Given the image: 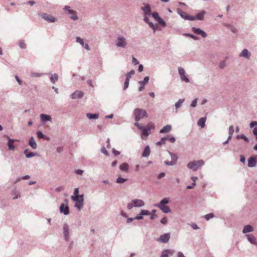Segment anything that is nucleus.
I'll use <instances>...</instances> for the list:
<instances>
[{"mask_svg":"<svg viewBox=\"0 0 257 257\" xmlns=\"http://www.w3.org/2000/svg\"><path fill=\"white\" fill-rule=\"evenodd\" d=\"M71 198L75 202V206L78 209H81L83 207V196L79 195L78 188H75L74 191V195L71 196Z\"/></svg>","mask_w":257,"mask_h":257,"instance_id":"f257e3e1","label":"nucleus"},{"mask_svg":"<svg viewBox=\"0 0 257 257\" xmlns=\"http://www.w3.org/2000/svg\"><path fill=\"white\" fill-rule=\"evenodd\" d=\"M204 164V162L202 160L198 161H193L188 163L187 164V167L189 169H191L193 171H196L200 168L202 166H203Z\"/></svg>","mask_w":257,"mask_h":257,"instance_id":"f03ea898","label":"nucleus"},{"mask_svg":"<svg viewBox=\"0 0 257 257\" xmlns=\"http://www.w3.org/2000/svg\"><path fill=\"white\" fill-rule=\"evenodd\" d=\"M134 113L135 119L137 121H139L145 117H147V111L142 108H136L135 109Z\"/></svg>","mask_w":257,"mask_h":257,"instance_id":"7ed1b4c3","label":"nucleus"},{"mask_svg":"<svg viewBox=\"0 0 257 257\" xmlns=\"http://www.w3.org/2000/svg\"><path fill=\"white\" fill-rule=\"evenodd\" d=\"M154 128L155 125L152 123H149L146 126L141 127L140 130L142 131V138L145 139L146 138H144V137H147L150 134V130Z\"/></svg>","mask_w":257,"mask_h":257,"instance_id":"20e7f679","label":"nucleus"},{"mask_svg":"<svg viewBox=\"0 0 257 257\" xmlns=\"http://www.w3.org/2000/svg\"><path fill=\"white\" fill-rule=\"evenodd\" d=\"M144 204L145 203L142 200L134 199L128 204L127 207L128 209H131L133 207H141L143 206Z\"/></svg>","mask_w":257,"mask_h":257,"instance_id":"39448f33","label":"nucleus"},{"mask_svg":"<svg viewBox=\"0 0 257 257\" xmlns=\"http://www.w3.org/2000/svg\"><path fill=\"white\" fill-rule=\"evenodd\" d=\"M171 157V161H166L165 162V163L168 166H172L175 165L177 161L178 157L176 154H173L172 153H169Z\"/></svg>","mask_w":257,"mask_h":257,"instance_id":"423d86ee","label":"nucleus"},{"mask_svg":"<svg viewBox=\"0 0 257 257\" xmlns=\"http://www.w3.org/2000/svg\"><path fill=\"white\" fill-rule=\"evenodd\" d=\"M127 42L125 38L123 37H118L117 38V41L116 43V45L119 47L125 48L126 46Z\"/></svg>","mask_w":257,"mask_h":257,"instance_id":"0eeeda50","label":"nucleus"},{"mask_svg":"<svg viewBox=\"0 0 257 257\" xmlns=\"http://www.w3.org/2000/svg\"><path fill=\"white\" fill-rule=\"evenodd\" d=\"M152 17L161 25L163 27H165L166 25V23L161 19V17L159 16V14L157 12H153L152 14Z\"/></svg>","mask_w":257,"mask_h":257,"instance_id":"6e6552de","label":"nucleus"},{"mask_svg":"<svg viewBox=\"0 0 257 257\" xmlns=\"http://www.w3.org/2000/svg\"><path fill=\"white\" fill-rule=\"evenodd\" d=\"M41 17L45 20L49 22H55L56 20V18L51 15L46 13H43L41 15Z\"/></svg>","mask_w":257,"mask_h":257,"instance_id":"1a4fd4ad","label":"nucleus"},{"mask_svg":"<svg viewBox=\"0 0 257 257\" xmlns=\"http://www.w3.org/2000/svg\"><path fill=\"white\" fill-rule=\"evenodd\" d=\"M178 71L181 80L185 81L186 82H188L189 79L185 76V70L182 68L179 67Z\"/></svg>","mask_w":257,"mask_h":257,"instance_id":"9d476101","label":"nucleus"},{"mask_svg":"<svg viewBox=\"0 0 257 257\" xmlns=\"http://www.w3.org/2000/svg\"><path fill=\"white\" fill-rule=\"evenodd\" d=\"M7 138L8 140V146L9 149L10 150H12V151L15 150V147L14 146L13 144L15 142H19V141L17 140L11 139L8 136L7 137Z\"/></svg>","mask_w":257,"mask_h":257,"instance_id":"9b49d317","label":"nucleus"},{"mask_svg":"<svg viewBox=\"0 0 257 257\" xmlns=\"http://www.w3.org/2000/svg\"><path fill=\"white\" fill-rule=\"evenodd\" d=\"M257 163V159L254 157H250L248 159V167H254L256 166Z\"/></svg>","mask_w":257,"mask_h":257,"instance_id":"f8f14e48","label":"nucleus"},{"mask_svg":"<svg viewBox=\"0 0 257 257\" xmlns=\"http://www.w3.org/2000/svg\"><path fill=\"white\" fill-rule=\"evenodd\" d=\"M170 237V234L169 233H165L164 235H161L157 240L164 243L167 242Z\"/></svg>","mask_w":257,"mask_h":257,"instance_id":"ddd939ff","label":"nucleus"},{"mask_svg":"<svg viewBox=\"0 0 257 257\" xmlns=\"http://www.w3.org/2000/svg\"><path fill=\"white\" fill-rule=\"evenodd\" d=\"M192 31L197 35H201L203 38H205L207 36L206 33L200 29L193 27L192 28Z\"/></svg>","mask_w":257,"mask_h":257,"instance_id":"4468645a","label":"nucleus"},{"mask_svg":"<svg viewBox=\"0 0 257 257\" xmlns=\"http://www.w3.org/2000/svg\"><path fill=\"white\" fill-rule=\"evenodd\" d=\"M169 199L167 198H165L161 200L159 204H155L154 206L159 208L160 209H163V207L164 205L168 203Z\"/></svg>","mask_w":257,"mask_h":257,"instance_id":"2eb2a0df","label":"nucleus"},{"mask_svg":"<svg viewBox=\"0 0 257 257\" xmlns=\"http://www.w3.org/2000/svg\"><path fill=\"white\" fill-rule=\"evenodd\" d=\"M149 80V77L146 76L144 78V79L142 81H140L139 83L141 84V86L139 88L140 91H142L145 87V85L148 82Z\"/></svg>","mask_w":257,"mask_h":257,"instance_id":"dca6fc26","label":"nucleus"},{"mask_svg":"<svg viewBox=\"0 0 257 257\" xmlns=\"http://www.w3.org/2000/svg\"><path fill=\"white\" fill-rule=\"evenodd\" d=\"M83 93L80 91H76L71 94V98L72 99L79 98L82 97Z\"/></svg>","mask_w":257,"mask_h":257,"instance_id":"f3484780","label":"nucleus"},{"mask_svg":"<svg viewBox=\"0 0 257 257\" xmlns=\"http://www.w3.org/2000/svg\"><path fill=\"white\" fill-rule=\"evenodd\" d=\"M144 7L142 8V10L144 11L145 16H149L151 14V8L148 4H144Z\"/></svg>","mask_w":257,"mask_h":257,"instance_id":"a211bd4d","label":"nucleus"},{"mask_svg":"<svg viewBox=\"0 0 257 257\" xmlns=\"http://www.w3.org/2000/svg\"><path fill=\"white\" fill-rule=\"evenodd\" d=\"M247 237L248 240L252 244L257 245L255 237L251 234H247L246 235Z\"/></svg>","mask_w":257,"mask_h":257,"instance_id":"6ab92c4d","label":"nucleus"},{"mask_svg":"<svg viewBox=\"0 0 257 257\" xmlns=\"http://www.w3.org/2000/svg\"><path fill=\"white\" fill-rule=\"evenodd\" d=\"M40 118L42 122H46L47 121H51V117L47 114H41L40 115Z\"/></svg>","mask_w":257,"mask_h":257,"instance_id":"aec40b11","label":"nucleus"},{"mask_svg":"<svg viewBox=\"0 0 257 257\" xmlns=\"http://www.w3.org/2000/svg\"><path fill=\"white\" fill-rule=\"evenodd\" d=\"M172 127L170 125H167L163 127V128H162L160 131V133L161 134L163 133H167L169 132L171 130Z\"/></svg>","mask_w":257,"mask_h":257,"instance_id":"412c9836","label":"nucleus"},{"mask_svg":"<svg viewBox=\"0 0 257 257\" xmlns=\"http://www.w3.org/2000/svg\"><path fill=\"white\" fill-rule=\"evenodd\" d=\"M253 230V227L250 225H246L244 227L242 232L244 233H246L249 232H252Z\"/></svg>","mask_w":257,"mask_h":257,"instance_id":"4be33fe9","label":"nucleus"},{"mask_svg":"<svg viewBox=\"0 0 257 257\" xmlns=\"http://www.w3.org/2000/svg\"><path fill=\"white\" fill-rule=\"evenodd\" d=\"M64 234L65 239L68 240L69 238V228L67 224H65L63 227Z\"/></svg>","mask_w":257,"mask_h":257,"instance_id":"5701e85b","label":"nucleus"},{"mask_svg":"<svg viewBox=\"0 0 257 257\" xmlns=\"http://www.w3.org/2000/svg\"><path fill=\"white\" fill-rule=\"evenodd\" d=\"M174 253L173 250H165L163 251L161 257H168L170 255H172Z\"/></svg>","mask_w":257,"mask_h":257,"instance_id":"b1692460","label":"nucleus"},{"mask_svg":"<svg viewBox=\"0 0 257 257\" xmlns=\"http://www.w3.org/2000/svg\"><path fill=\"white\" fill-rule=\"evenodd\" d=\"M29 145L34 149H36L37 147V144L33 137H32L29 141Z\"/></svg>","mask_w":257,"mask_h":257,"instance_id":"393cba45","label":"nucleus"},{"mask_svg":"<svg viewBox=\"0 0 257 257\" xmlns=\"http://www.w3.org/2000/svg\"><path fill=\"white\" fill-rule=\"evenodd\" d=\"M206 117H201L200 118L197 122L198 125L200 126L202 128H203L205 126V122L206 121Z\"/></svg>","mask_w":257,"mask_h":257,"instance_id":"a878e982","label":"nucleus"},{"mask_svg":"<svg viewBox=\"0 0 257 257\" xmlns=\"http://www.w3.org/2000/svg\"><path fill=\"white\" fill-rule=\"evenodd\" d=\"M240 56L244 57L247 59H249L250 57V53L248 52L247 49H244L242 50V52L240 54Z\"/></svg>","mask_w":257,"mask_h":257,"instance_id":"bb28decb","label":"nucleus"},{"mask_svg":"<svg viewBox=\"0 0 257 257\" xmlns=\"http://www.w3.org/2000/svg\"><path fill=\"white\" fill-rule=\"evenodd\" d=\"M119 169L124 172H127L128 170V165L126 163H123L119 166Z\"/></svg>","mask_w":257,"mask_h":257,"instance_id":"cd10ccee","label":"nucleus"},{"mask_svg":"<svg viewBox=\"0 0 257 257\" xmlns=\"http://www.w3.org/2000/svg\"><path fill=\"white\" fill-rule=\"evenodd\" d=\"M150 152H151V151H150L149 147L147 146L145 148V150L143 153L142 156L145 157H148L150 155Z\"/></svg>","mask_w":257,"mask_h":257,"instance_id":"c85d7f7f","label":"nucleus"},{"mask_svg":"<svg viewBox=\"0 0 257 257\" xmlns=\"http://www.w3.org/2000/svg\"><path fill=\"white\" fill-rule=\"evenodd\" d=\"M86 116L87 117L90 119H97L98 118V116H99V115L98 114H91V113H87L86 114Z\"/></svg>","mask_w":257,"mask_h":257,"instance_id":"c756f323","label":"nucleus"},{"mask_svg":"<svg viewBox=\"0 0 257 257\" xmlns=\"http://www.w3.org/2000/svg\"><path fill=\"white\" fill-rule=\"evenodd\" d=\"M205 13L206 12L205 11H202L198 13L196 16V19L200 20H203L204 16L205 14Z\"/></svg>","mask_w":257,"mask_h":257,"instance_id":"7c9ffc66","label":"nucleus"},{"mask_svg":"<svg viewBox=\"0 0 257 257\" xmlns=\"http://www.w3.org/2000/svg\"><path fill=\"white\" fill-rule=\"evenodd\" d=\"M68 13L70 14H71L72 15L71 16L70 18L71 19H72V20H76L78 19V17L76 15L75 12L73 10H68Z\"/></svg>","mask_w":257,"mask_h":257,"instance_id":"2f4dec72","label":"nucleus"},{"mask_svg":"<svg viewBox=\"0 0 257 257\" xmlns=\"http://www.w3.org/2000/svg\"><path fill=\"white\" fill-rule=\"evenodd\" d=\"M197 177H192L191 180L193 181V183H192V186H188L187 188L188 189H192L194 188V187L196 185L195 182L197 180Z\"/></svg>","mask_w":257,"mask_h":257,"instance_id":"473e14b6","label":"nucleus"},{"mask_svg":"<svg viewBox=\"0 0 257 257\" xmlns=\"http://www.w3.org/2000/svg\"><path fill=\"white\" fill-rule=\"evenodd\" d=\"M58 76L56 74H54L52 75L51 77V80L53 83H55L56 81L58 80Z\"/></svg>","mask_w":257,"mask_h":257,"instance_id":"72a5a7b5","label":"nucleus"},{"mask_svg":"<svg viewBox=\"0 0 257 257\" xmlns=\"http://www.w3.org/2000/svg\"><path fill=\"white\" fill-rule=\"evenodd\" d=\"M184 99H179V100L178 102H177L175 104L176 108L177 109L179 107H180V106L182 105Z\"/></svg>","mask_w":257,"mask_h":257,"instance_id":"f704fd0d","label":"nucleus"},{"mask_svg":"<svg viewBox=\"0 0 257 257\" xmlns=\"http://www.w3.org/2000/svg\"><path fill=\"white\" fill-rule=\"evenodd\" d=\"M126 181V179H124V178H121V177H119L116 180V182L117 183H123L124 182H125Z\"/></svg>","mask_w":257,"mask_h":257,"instance_id":"c9c22d12","label":"nucleus"},{"mask_svg":"<svg viewBox=\"0 0 257 257\" xmlns=\"http://www.w3.org/2000/svg\"><path fill=\"white\" fill-rule=\"evenodd\" d=\"M167 140V138H163L160 142L156 143L157 145L160 146L162 144H165L166 141Z\"/></svg>","mask_w":257,"mask_h":257,"instance_id":"e433bc0d","label":"nucleus"},{"mask_svg":"<svg viewBox=\"0 0 257 257\" xmlns=\"http://www.w3.org/2000/svg\"><path fill=\"white\" fill-rule=\"evenodd\" d=\"M142 216H136V217H135L134 218H129L127 219V223H130L131 222V221H132L134 219H142Z\"/></svg>","mask_w":257,"mask_h":257,"instance_id":"4c0bfd02","label":"nucleus"},{"mask_svg":"<svg viewBox=\"0 0 257 257\" xmlns=\"http://www.w3.org/2000/svg\"><path fill=\"white\" fill-rule=\"evenodd\" d=\"M234 132V127L233 126H230L229 128V139L231 138V136L232 135L233 133Z\"/></svg>","mask_w":257,"mask_h":257,"instance_id":"58836bf2","label":"nucleus"},{"mask_svg":"<svg viewBox=\"0 0 257 257\" xmlns=\"http://www.w3.org/2000/svg\"><path fill=\"white\" fill-rule=\"evenodd\" d=\"M135 74V71L134 70H131L129 73L126 74V78H128L129 80L130 79L132 75Z\"/></svg>","mask_w":257,"mask_h":257,"instance_id":"ea45409f","label":"nucleus"},{"mask_svg":"<svg viewBox=\"0 0 257 257\" xmlns=\"http://www.w3.org/2000/svg\"><path fill=\"white\" fill-rule=\"evenodd\" d=\"M214 217V215L213 213H209L206 215H205L204 217L207 220H208L210 218H213Z\"/></svg>","mask_w":257,"mask_h":257,"instance_id":"a19ab883","label":"nucleus"},{"mask_svg":"<svg viewBox=\"0 0 257 257\" xmlns=\"http://www.w3.org/2000/svg\"><path fill=\"white\" fill-rule=\"evenodd\" d=\"M129 81H130V80L128 78H126L125 81L124 83V88H123V89L124 90L126 89L128 87V84H129Z\"/></svg>","mask_w":257,"mask_h":257,"instance_id":"79ce46f5","label":"nucleus"},{"mask_svg":"<svg viewBox=\"0 0 257 257\" xmlns=\"http://www.w3.org/2000/svg\"><path fill=\"white\" fill-rule=\"evenodd\" d=\"M37 137L39 139H43L44 138V135L43 134V133L40 132V131H38L37 133Z\"/></svg>","mask_w":257,"mask_h":257,"instance_id":"37998d69","label":"nucleus"},{"mask_svg":"<svg viewBox=\"0 0 257 257\" xmlns=\"http://www.w3.org/2000/svg\"><path fill=\"white\" fill-rule=\"evenodd\" d=\"M76 41H77V42L80 43L82 46L84 45L83 40L82 39L80 38V37H77Z\"/></svg>","mask_w":257,"mask_h":257,"instance_id":"c03bdc74","label":"nucleus"},{"mask_svg":"<svg viewBox=\"0 0 257 257\" xmlns=\"http://www.w3.org/2000/svg\"><path fill=\"white\" fill-rule=\"evenodd\" d=\"M101 152L105 154L106 156H109V153L104 147H103L101 150Z\"/></svg>","mask_w":257,"mask_h":257,"instance_id":"a18cd8bd","label":"nucleus"},{"mask_svg":"<svg viewBox=\"0 0 257 257\" xmlns=\"http://www.w3.org/2000/svg\"><path fill=\"white\" fill-rule=\"evenodd\" d=\"M180 15L182 18H184V19L187 20L188 15L185 13V12H182L181 14H180Z\"/></svg>","mask_w":257,"mask_h":257,"instance_id":"49530a36","label":"nucleus"},{"mask_svg":"<svg viewBox=\"0 0 257 257\" xmlns=\"http://www.w3.org/2000/svg\"><path fill=\"white\" fill-rule=\"evenodd\" d=\"M19 46L21 48H25L26 45L23 41H20L19 42Z\"/></svg>","mask_w":257,"mask_h":257,"instance_id":"de8ad7c7","label":"nucleus"},{"mask_svg":"<svg viewBox=\"0 0 257 257\" xmlns=\"http://www.w3.org/2000/svg\"><path fill=\"white\" fill-rule=\"evenodd\" d=\"M167 140H168L172 143H174L176 141V139L174 137L167 138Z\"/></svg>","mask_w":257,"mask_h":257,"instance_id":"09e8293b","label":"nucleus"},{"mask_svg":"<svg viewBox=\"0 0 257 257\" xmlns=\"http://www.w3.org/2000/svg\"><path fill=\"white\" fill-rule=\"evenodd\" d=\"M197 99H195L194 100H193V101L192 102V103L191 104V106L192 107H195L196 106V104H197Z\"/></svg>","mask_w":257,"mask_h":257,"instance_id":"8fccbe9b","label":"nucleus"},{"mask_svg":"<svg viewBox=\"0 0 257 257\" xmlns=\"http://www.w3.org/2000/svg\"><path fill=\"white\" fill-rule=\"evenodd\" d=\"M61 213H64L65 215H67L69 213V210H60Z\"/></svg>","mask_w":257,"mask_h":257,"instance_id":"3c124183","label":"nucleus"},{"mask_svg":"<svg viewBox=\"0 0 257 257\" xmlns=\"http://www.w3.org/2000/svg\"><path fill=\"white\" fill-rule=\"evenodd\" d=\"M59 209H69L68 206L67 205H65V204H61Z\"/></svg>","mask_w":257,"mask_h":257,"instance_id":"603ef678","label":"nucleus"},{"mask_svg":"<svg viewBox=\"0 0 257 257\" xmlns=\"http://www.w3.org/2000/svg\"><path fill=\"white\" fill-rule=\"evenodd\" d=\"M161 222L163 224H166L167 222V219L166 217L163 218L161 220Z\"/></svg>","mask_w":257,"mask_h":257,"instance_id":"864d4df0","label":"nucleus"},{"mask_svg":"<svg viewBox=\"0 0 257 257\" xmlns=\"http://www.w3.org/2000/svg\"><path fill=\"white\" fill-rule=\"evenodd\" d=\"M35 155V153L31 152L28 154H26V157L27 158H31V157L34 156Z\"/></svg>","mask_w":257,"mask_h":257,"instance_id":"5fc2aeb1","label":"nucleus"},{"mask_svg":"<svg viewBox=\"0 0 257 257\" xmlns=\"http://www.w3.org/2000/svg\"><path fill=\"white\" fill-rule=\"evenodd\" d=\"M132 62L134 65H137L139 64L138 60L135 58H133Z\"/></svg>","mask_w":257,"mask_h":257,"instance_id":"6e6d98bb","label":"nucleus"},{"mask_svg":"<svg viewBox=\"0 0 257 257\" xmlns=\"http://www.w3.org/2000/svg\"><path fill=\"white\" fill-rule=\"evenodd\" d=\"M42 75L41 74H39V73H32L31 74V76L32 77H40Z\"/></svg>","mask_w":257,"mask_h":257,"instance_id":"4d7b16f0","label":"nucleus"},{"mask_svg":"<svg viewBox=\"0 0 257 257\" xmlns=\"http://www.w3.org/2000/svg\"><path fill=\"white\" fill-rule=\"evenodd\" d=\"M240 161L242 163H244L245 161V157L243 155H240Z\"/></svg>","mask_w":257,"mask_h":257,"instance_id":"13d9d810","label":"nucleus"},{"mask_svg":"<svg viewBox=\"0 0 257 257\" xmlns=\"http://www.w3.org/2000/svg\"><path fill=\"white\" fill-rule=\"evenodd\" d=\"M257 125V121H252L250 123V127H253L254 126Z\"/></svg>","mask_w":257,"mask_h":257,"instance_id":"bf43d9fd","label":"nucleus"},{"mask_svg":"<svg viewBox=\"0 0 257 257\" xmlns=\"http://www.w3.org/2000/svg\"><path fill=\"white\" fill-rule=\"evenodd\" d=\"M195 19V18L194 16L188 15L187 20L193 21V20H194Z\"/></svg>","mask_w":257,"mask_h":257,"instance_id":"052dcab7","label":"nucleus"},{"mask_svg":"<svg viewBox=\"0 0 257 257\" xmlns=\"http://www.w3.org/2000/svg\"><path fill=\"white\" fill-rule=\"evenodd\" d=\"M113 153L115 156H117L119 155L120 153L119 151L115 150V149L113 150Z\"/></svg>","mask_w":257,"mask_h":257,"instance_id":"680f3d73","label":"nucleus"},{"mask_svg":"<svg viewBox=\"0 0 257 257\" xmlns=\"http://www.w3.org/2000/svg\"><path fill=\"white\" fill-rule=\"evenodd\" d=\"M225 65L226 64L225 63V62L223 61L220 64L219 67L220 68H223L225 66Z\"/></svg>","mask_w":257,"mask_h":257,"instance_id":"e2e57ef3","label":"nucleus"},{"mask_svg":"<svg viewBox=\"0 0 257 257\" xmlns=\"http://www.w3.org/2000/svg\"><path fill=\"white\" fill-rule=\"evenodd\" d=\"M191 227L194 229H197L198 228V227L197 226V225L195 224V223H192L191 225Z\"/></svg>","mask_w":257,"mask_h":257,"instance_id":"0e129e2a","label":"nucleus"},{"mask_svg":"<svg viewBox=\"0 0 257 257\" xmlns=\"http://www.w3.org/2000/svg\"><path fill=\"white\" fill-rule=\"evenodd\" d=\"M83 171H82V170H79H79H76V173L77 174L80 175H82V173H83Z\"/></svg>","mask_w":257,"mask_h":257,"instance_id":"69168bd1","label":"nucleus"},{"mask_svg":"<svg viewBox=\"0 0 257 257\" xmlns=\"http://www.w3.org/2000/svg\"><path fill=\"white\" fill-rule=\"evenodd\" d=\"M149 25L154 29V30H155V28L154 25L152 22L148 23Z\"/></svg>","mask_w":257,"mask_h":257,"instance_id":"338daca9","label":"nucleus"},{"mask_svg":"<svg viewBox=\"0 0 257 257\" xmlns=\"http://www.w3.org/2000/svg\"><path fill=\"white\" fill-rule=\"evenodd\" d=\"M253 134L256 136V138H257V128H254L253 129Z\"/></svg>","mask_w":257,"mask_h":257,"instance_id":"774afa93","label":"nucleus"}]
</instances>
